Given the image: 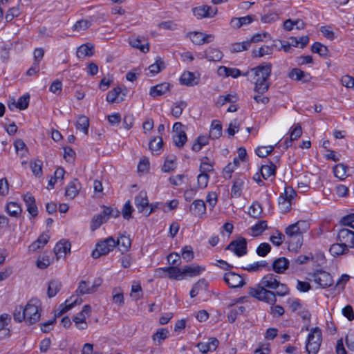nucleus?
Here are the masks:
<instances>
[{"mask_svg":"<svg viewBox=\"0 0 354 354\" xmlns=\"http://www.w3.org/2000/svg\"><path fill=\"white\" fill-rule=\"evenodd\" d=\"M288 287L279 281V277L273 273L265 275L255 288H250L249 295L270 305L277 302V296L284 297L289 294Z\"/></svg>","mask_w":354,"mask_h":354,"instance_id":"obj_1","label":"nucleus"},{"mask_svg":"<svg viewBox=\"0 0 354 354\" xmlns=\"http://www.w3.org/2000/svg\"><path fill=\"white\" fill-rule=\"evenodd\" d=\"M285 233L287 236L286 243L289 250H295L301 246L303 235L295 223L288 225L285 229Z\"/></svg>","mask_w":354,"mask_h":354,"instance_id":"obj_2","label":"nucleus"},{"mask_svg":"<svg viewBox=\"0 0 354 354\" xmlns=\"http://www.w3.org/2000/svg\"><path fill=\"white\" fill-rule=\"evenodd\" d=\"M41 305L40 300L37 298H32L28 302L25 307L26 322L33 324L39 320Z\"/></svg>","mask_w":354,"mask_h":354,"instance_id":"obj_3","label":"nucleus"},{"mask_svg":"<svg viewBox=\"0 0 354 354\" xmlns=\"http://www.w3.org/2000/svg\"><path fill=\"white\" fill-rule=\"evenodd\" d=\"M322 342V331L318 327L312 329L309 333L306 344L308 354H317Z\"/></svg>","mask_w":354,"mask_h":354,"instance_id":"obj_4","label":"nucleus"},{"mask_svg":"<svg viewBox=\"0 0 354 354\" xmlns=\"http://www.w3.org/2000/svg\"><path fill=\"white\" fill-rule=\"evenodd\" d=\"M308 279L315 281L322 288L330 287L333 284L330 274L322 270L308 273Z\"/></svg>","mask_w":354,"mask_h":354,"instance_id":"obj_5","label":"nucleus"},{"mask_svg":"<svg viewBox=\"0 0 354 354\" xmlns=\"http://www.w3.org/2000/svg\"><path fill=\"white\" fill-rule=\"evenodd\" d=\"M115 246V240L112 236H109L96 245L95 249L92 252V257L97 259L100 256L106 255L112 251Z\"/></svg>","mask_w":354,"mask_h":354,"instance_id":"obj_6","label":"nucleus"},{"mask_svg":"<svg viewBox=\"0 0 354 354\" xmlns=\"http://www.w3.org/2000/svg\"><path fill=\"white\" fill-rule=\"evenodd\" d=\"M272 65L271 64H266L265 65H260L252 69L254 75L257 77L256 82L261 84H269L268 79L271 74Z\"/></svg>","mask_w":354,"mask_h":354,"instance_id":"obj_7","label":"nucleus"},{"mask_svg":"<svg viewBox=\"0 0 354 354\" xmlns=\"http://www.w3.org/2000/svg\"><path fill=\"white\" fill-rule=\"evenodd\" d=\"M295 196L296 192L291 187H286L284 193L279 198V205L280 208L284 212L290 211L291 209V200L293 199Z\"/></svg>","mask_w":354,"mask_h":354,"instance_id":"obj_8","label":"nucleus"},{"mask_svg":"<svg viewBox=\"0 0 354 354\" xmlns=\"http://www.w3.org/2000/svg\"><path fill=\"white\" fill-rule=\"evenodd\" d=\"M182 272L183 269L181 270L177 266L159 268L156 270V275L163 277L165 276V273H167V276L169 279L175 280H181L183 279Z\"/></svg>","mask_w":354,"mask_h":354,"instance_id":"obj_9","label":"nucleus"},{"mask_svg":"<svg viewBox=\"0 0 354 354\" xmlns=\"http://www.w3.org/2000/svg\"><path fill=\"white\" fill-rule=\"evenodd\" d=\"M226 250H231L238 257H242L247 254V241L243 237L234 240L226 247Z\"/></svg>","mask_w":354,"mask_h":354,"instance_id":"obj_10","label":"nucleus"},{"mask_svg":"<svg viewBox=\"0 0 354 354\" xmlns=\"http://www.w3.org/2000/svg\"><path fill=\"white\" fill-rule=\"evenodd\" d=\"M102 279H97L91 285L89 281H81L79 283L78 288L76 290L77 295L91 294L96 291L97 288L101 285Z\"/></svg>","mask_w":354,"mask_h":354,"instance_id":"obj_11","label":"nucleus"},{"mask_svg":"<svg viewBox=\"0 0 354 354\" xmlns=\"http://www.w3.org/2000/svg\"><path fill=\"white\" fill-rule=\"evenodd\" d=\"M91 307L89 305L84 306L82 310L73 317V320L80 330H84L87 328L86 316L90 315Z\"/></svg>","mask_w":354,"mask_h":354,"instance_id":"obj_12","label":"nucleus"},{"mask_svg":"<svg viewBox=\"0 0 354 354\" xmlns=\"http://www.w3.org/2000/svg\"><path fill=\"white\" fill-rule=\"evenodd\" d=\"M337 240L346 245L348 248H354V232L346 228L339 230Z\"/></svg>","mask_w":354,"mask_h":354,"instance_id":"obj_13","label":"nucleus"},{"mask_svg":"<svg viewBox=\"0 0 354 354\" xmlns=\"http://www.w3.org/2000/svg\"><path fill=\"white\" fill-rule=\"evenodd\" d=\"M193 14L197 19L213 17L217 13V8L209 6H201L192 9Z\"/></svg>","mask_w":354,"mask_h":354,"instance_id":"obj_14","label":"nucleus"},{"mask_svg":"<svg viewBox=\"0 0 354 354\" xmlns=\"http://www.w3.org/2000/svg\"><path fill=\"white\" fill-rule=\"evenodd\" d=\"M187 37L191 41L196 45L208 44L214 40L213 35L204 34L201 32H191L187 34Z\"/></svg>","mask_w":354,"mask_h":354,"instance_id":"obj_15","label":"nucleus"},{"mask_svg":"<svg viewBox=\"0 0 354 354\" xmlns=\"http://www.w3.org/2000/svg\"><path fill=\"white\" fill-rule=\"evenodd\" d=\"M223 280L228 286L232 288L242 287L245 284L242 277L233 272L225 273L223 277Z\"/></svg>","mask_w":354,"mask_h":354,"instance_id":"obj_16","label":"nucleus"},{"mask_svg":"<svg viewBox=\"0 0 354 354\" xmlns=\"http://www.w3.org/2000/svg\"><path fill=\"white\" fill-rule=\"evenodd\" d=\"M288 77L295 81H300L303 83L308 82L311 80V75L301 71L300 68H292L288 75Z\"/></svg>","mask_w":354,"mask_h":354,"instance_id":"obj_17","label":"nucleus"},{"mask_svg":"<svg viewBox=\"0 0 354 354\" xmlns=\"http://www.w3.org/2000/svg\"><path fill=\"white\" fill-rule=\"evenodd\" d=\"M71 248V243L67 240L62 239L57 243L54 248V252L57 259L65 257L67 253H70Z\"/></svg>","mask_w":354,"mask_h":354,"instance_id":"obj_18","label":"nucleus"},{"mask_svg":"<svg viewBox=\"0 0 354 354\" xmlns=\"http://www.w3.org/2000/svg\"><path fill=\"white\" fill-rule=\"evenodd\" d=\"M189 210L193 215L202 218L206 214L205 203L203 200H195L190 206Z\"/></svg>","mask_w":354,"mask_h":354,"instance_id":"obj_19","label":"nucleus"},{"mask_svg":"<svg viewBox=\"0 0 354 354\" xmlns=\"http://www.w3.org/2000/svg\"><path fill=\"white\" fill-rule=\"evenodd\" d=\"M135 205L140 212H144L149 206L147 194L145 191H140L135 198Z\"/></svg>","mask_w":354,"mask_h":354,"instance_id":"obj_20","label":"nucleus"},{"mask_svg":"<svg viewBox=\"0 0 354 354\" xmlns=\"http://www.w3.org/2000/svg\"><path fill=\"white\" fill-rule=\"evenodd\" d=\"M24 201L27 206V211L33 217L37 216L38 209L35 203L34 196L30 192L26 193L24 196Z\"/></svg>","mask_w":354,"mask_h":354,"instance_id":"obj_21","label":"nucleus"},{"mask_svg":"<svg viewBox=\"0 0 354 354\" xmlns=\"http://www.w3.org/2000/svg\"><path fill=\"white\" fill-rule=\"evenodd\" d=\"M171 84L168 82L158 84L154 86L151 87L149 95L153 97L161 96L169 92Z\"/></svg>","mask_w":354,"mask_h":354,"instance_id":"obj_22","label":"nucleus"},{"mask_svg":"<svg viewBox=\"0 0 354 354\" xmlns=\"http://www.w3.org/2000/svg\"><path fill=\"white\" fill-rule=\"evenodd\" d=\"M81 189L80 183L77 179L75 178L70 182L66 187L65 195L70 199H73L78 194Z\"/></svg>","mask_w":354,"mask_h":354,"instance_id":"obj_23","label":"nucleus"},{"mask_svg":"<svg viewBox=\"0 0 354 354\" xmlns=\"http://www.w3.org/2000/svg\"><path fill=\"white\" fill-rule=\"evenodd\" d=\"M290 262L285 257H279L272 262V270L278 274L283 273L288 268Z\"/></svg>","mask_w":354,"mask_h":354,"instance_id":"obj_24","label":"nucleus"},{"mask_svg":"<svg viewBox=\"0 0 354 354\" xmlns=\"http://www.w3.org/2000/svg\"><path fill=\"white\" fill-rule=\"evenodd\" d=\"M180 82L182 85L193 86L194 85H197L198 81L196 80V77L193 73L186 71L181 75L180 77Z\"/></svg>","mask_w":354,"mask_h":354,"instance_id":"obj_25","label":"nucleus"},{"mask_svg":"<svg viewBox=\"0 0 354 354\" xmlns=\"http://www.w3.org/2000/svg\"><path fill=\"white\" fill-rule=\"evenodd\" d=\"M49 239L50 236L47 234H41L37 239L29 246V250L31 252H35L37 250L44 248V245L48 243Z\"/></svg>","mask_w":354,"mask_h":354,"instance_id":"obj_26","label":"nucleus"},{"mask_svg":"<svg viewBox=\"0 0 354 354\" xmlns=\"http://www.w3.org/2000/svg\"><path fill=\"white\" fill-rule=\"evenodd\" d=\"M122 93V89L120 87H115L110 91L106 95V100L110 103H118L124 100V93H122V96H120Z\"/></svg>","mask_w":354,"mask_h":354,"instance_id":"obj_27","label":"nucleus"},{"mask_svg":"<svg viewBox=\"0 0 354 354\" xmlns=\"http://www.w3.org/2000/svg\"><path fill=\"white\" fill-rule=\"evenodd\" d=\"M205 270V268L201 266H185L183 268V279L185 277H193L199 275L202 271Z\"/></svg>","mask_w":354,"mask_h":354,"instance_id":"obj_28","label":"nucleus"},{"mask_svg":"<svg viewBox=\"0 0 354 354\" xmlns=\"http://www.w3.org/2000/svg\"><path fill=\"white\" fill-rule=\"evenodd\" d=\"M144 37L132 36L129 38V44L133 48L140 49L142 53H147L149 50V44H141Z\"/></svg>","mask_w":354,"mask_h":354,"instance_id":"obj_29","label":"nucleus"},{"mask_svg":"<svg viewBox=\"0 0 354 354\" xmlns=\"http://www.w3.org/2000/svg\"><path fill=\"white\" fill-rule=\"evenodd\" d=\"M329 251L333 256H339L347 254L349 252V249L346 245L340 242L339 243L333 244Z\"/></svg>","mask_w":354,"mask_h":354,"instance_id":"obj_30","label":"nucleus"},{"mask_svg":"<svg viewBox=\"0 0 354 354\" xmlns=\"http://www.w3.org/2000/svg\"><path fill=\"white\" fill-rule=\"evenodd\" d=\"M94 46L91 43L82 44L77 50V56L80 58L85 56H92L93 55Z\"/></svg>","mask_w":354,"mask_h":354,"instance_id":"obj_31","label":"nucleus"},{"mask_svg":"<svg viewBox=\"0 0 354 354\" xmlns=\"http://www.w3.org/2000/svg\"><path fill=\"white\" fill-rule=\"evenodd\" d=\"M77 302V299L71 302H70L69 300H66L64 304L59 305V308L55 310V318L56 319V317H60L68 310L71 309Z\"/></svg>","mask_w":354,"mask_h":354,"instance_id":"obj_32","label":"nucleus"},{"mask_svg":"<svg viewBox=\"0 0 354 354\" xmlns=\"http://www.w3.org/2000/svg\"><path fill=\"white\" fill-rule=\"evenodd\" d=\"M223 56L222 52L218 48H209L205 51V58L209 61L218 62L222 59Z\"/></svg>","mask_w":354,"mask_h":354,"instance_id":"obj_33","label":"nucleus"},{"mask_svg":"<svg viewBox=\"0 0 354 354\" xmlns=\"http://www.w3.org/2000/svg\"><path fill=\"white\" fill-rule=\"evenodd\" d=\"M62 287V283L59 280L53 279L50 281L48 286V297L49 298L53 297L56 295V294L60 290Z\"/></svg>","mask_w":354,"mask_h":354,"instance_id":"obj_34","label":"nucleus"},{"mask_svg":"<svg viewBox=\"0 0 354 354\" xmlns=\"http://www.w3.org/2000/svg\"><path fill=\"white\" fill-rule=\"evenodd\" d=\"M116 241V245L120 247V250L124 253L131 248V241L128 236L122 235Z\"/></svg>","mask_w":354,"mask_h":354,"instance_id":"obj_35","label":"nucleus"},{"mask_svg":"<svg viewBox=\"0 0 354 354\" xmlns=\"http://www.w3.org/2000/svg\"><path fill=\"white\" fill-rule=\"evenodd\" d=\"M222 134V125L218 120H213L209 131V138L212 139L218 138Z\"/></svg>","mask_w":354,"mask_h":354,"instance_id":"obj_36","label":"nucleus"},{"mask_svg":"<svg viewBox=\"0 0 354 354\" xmlns=\"http://www.w3.org/2000/svg\"><path fill=\"white\" fill-rule=\"evenodd\" d=\"M244 181L241 178H238L234 181L233 185L231 189V197L239 198L241 196L242 193V189Z\"/></svg>","mask_w":354,"mask_h":354,"instance_id":"obj_37","label":"nucleus"},{"mask_svg":"<svg viewBox=\"0 0 354 354\" xmlns=\"http://www.w3.org/2000/svg\"><path fill=\"white\" fill-rule=\"evenodd\" d=\"M76 129L82 131L84 134L87 135L89 127V119L85 115H80L76 122Z\"/></svg>","mask_w":354,"mask_h":354,"instance_id":"obj_38","label":"nucleus"},{"mask_svg":"<svg viewBox=\"0 0 354 354\" xmlns=\"http://www.w3.org/2000/svg\"><path fill=\"white\" fill-rule=\"evenodd\" d=\"M219 75L224 74L226 77L231 76L234 78L238 77L241 75L240 70L237 68H227L225 66H220L218 70Z\"/></svg>","mask_w":354,"mask_h":354,"instance_id":"obj_39","label":"nucleus"},{"mask_svg":"<svg viewBox=\"0 0 354 354\" xmlns=\"http://www.w3.org/2000/svg\"><path fill=\"white\" fill-rule=\"evenodd\" d=\"M311 50L314 53H318L322 57H328L329 53L328 48L319 42H315L311 46Z\"/></svg>","mask_w":354,"mask_h":354,"instance_id":"obj_40","label":"nucleus"},{"mask_svg":"<svg viewBox=\"0 0 354 354\" xmlns=\"http://www.w3.org/2000/svg\"><path fill=\"white\" fill-rule=\"evenodd\" d=\"M290 140L285 141L286 147H289L290 146H291L292 141L296 140L301 137V136L302 134V129H301V127L300 126V124H297V125H295L292 128V129L290 131Z\"/></svg>","mask_w":354,"mask_h":354,"instance_id":"obj_41","label":"nucleus"},{"mask_svg":"<svg viewBox=\"0 0 354 354\" xmlns=\"http://www.w3.org/2000/svg\"><path fill=\"white\" fill-rule=\"evenodd\" d=\"M6 212L10 216L18 217L21 212V208L15 202H10L6 205Z\"/></svg>","mask_w":354,"mask_h":354,"instance_id":"obj_42","label":"nucleus"},{"mask_svg":"<svg viewBox=\"0 0 354 354\" xmlns=\"http://www.w3.org/2000/svg\"><path fill=\"white\" fill-rule=\"evenodd\" d=\"M276 169V166L272 162H270V165H262L261 174L264 179H267L271 176L275 175Z\"/></svg>","mask_w":354,"mask_h":354,"instance_id":"obj_43","label":"nucleus"},{"mask_svg":"<svg viewBox=\"0 0 354 354\" xmlns=\"http://www.w3.org/2000/svg\"><path fill=\"white\" fill-rule=\"evenodd\" d=\"M165 68V62L160 57H158L156 59V62L153 64H151L149 66V70L151 73L155 75V74H158L159 72H160Z\"/></svg>","mask_w":354,"mask_h":354,"instance_id":"obj_44","label":"nucleus"},{"mask_svg":"<svg viewBox=\"0 0 354 354\" xmlns=\"http://www.w3.org/2000/svg\"><path fill=\"white\" fill-rule=\"evenodd\" d=\"M348 167L344 164L339 163L336 165L333 168V173L335 177L343 180L346 176Z\"/></svg>","mask_w":354,"mask_h":354,"instance_id":"obj_45","label":"nucleus"},{"mask_svg":"<svg viewBox=\"0 0 354 354\" xmlns=\"http://www.w3.org/2000/svg\"><path fill=\"white\" fill-rule=\"evenodd\" d=\"M245 312V308L243 306L232 309L227 314V319L230 323L235 322L238 315H242Z\"/></svg>","mask_w":354,"mask_h":354,"instance_id":"obj_46","label":"nucleus"},{"mask_svg":"<svg viewBox=\"0 0 354 354\" xmlns=\"http://www.w3.org/2000/svg\"><path fill=\"white\" fill-rule=\"evenodd\" d=\"M262 207L259 203L254 202L252 205L249 207L248 214L254 218H259L261 216L262 214Z\"/></svg>","mask_w":354,"mask_h":354,"instance_id":"obj_47","label":"nucleus"},{"mask_svg":"<svg viewBox=\"0 0 354 354\" xmlns=\"http://www.w3.org/2000/svg\"><path fill=\"white\" fill-rule=\"evenodd\" d=\"M169 330L167 328L158 329L153 335L152 339L158 342L160 344L162 341L166 339L169 337Z\"/></svg>","mask_w":354,"mask_h":354,"instance_id":"obj_48","label":"nucleus"},{"mask_svg":"<svg viewBox=\"0 0 354 354\" xmlns=\"http://www.w3.org/2000/svg\"><path fill=\"white\" fill-rule=\"evenodd\" d=\"M251 41H245L243 42L234 43L231 46L230 51L232 53H239L248 50L250 46Z\"/></svg>","mask_w":354,"mask_h":354,"instance_id":"obj_49","label":"nucleus"},{"mask_svg":"<svg viewBox=\"0 0 354 354\" xmlns=\"http://www.w3.org/2000/svg\"><path fill=\"white\" fill-rule=\"evenodd\" d=\"M187 105V102L185 101H180L176 103L171 109L172 115L176 118H178L181 115L184 109H185Z\"/></svg>","mask_w":354,"mask_h":354,"instance_id":"obj_50","label":"nucleus"},{"mask_svg":"<svg viewBox=\"0 0 354 354\" xmlns=\"http://www.w3.org/2000/svg\"><path fill=\"white\" fill-rule=\"evenodd\" d=\"M174 142L178 147H183L187 142V135L185 131H180L179 133H174Z\"/></svg>","mask_w":354,"mask_h":354,"instance_id":"obj_51","label":"nucleus"},{"mask_svg":"<svg viewBox=\"0 0 354 354\" xmlns=\"http://www.w3.org/2000/svg\"><path fill=\"white\" fill-rule=\"evenodd\" d=\"M270 241L276 246H280L283 242L286 243V236L278 230L270 237Z\"/></svg>","mask_w":354,"mask_h":354,"instance_id":"obj_52","label":"nucleus"},{"mask_svg":"<svg viewBox=\"0 0 354 354\" xmlns=\"http://www.w3.org/2000/svg\"><path fill=\"white\" fill-rule=\"evenodd\" d=\"M273 46L264 45L259 48L258 50H253L252 55L253 57H263L264 55H270L272 53Z\"/></svg>","mask_w":354,"mask_h":354,"instance_id":"obj_53","label":"nucleus"},{"mask_svg":"<svg viewBox=\"0 0 354 354\" xmlns=\"http://www.w3.org/2000/svg\"><path fill=\"white\" fill-rule=\"evenodd\" d=\"M163 145V141L161 137L154 138L149 143V149L153 153L160 151Z\"/></svg>","mask_w":354,"mask_h":354,"instance_id":"obj_54","label":"nucleus"},{"mask_svg":"<svg viewBox=\"0 0 354 354\" xmlns=\"http://www.w3.org/2000/svg\"><path fill=\"white\" fill-rule=\"evenodd\" d=\"M14 319L17 322H26L25 308L18 306L15 308L13 313Z\"/></svg>","mask_w":354,"mask_h":354,"instance_id":"obj_55","label":"nucleus"},{"mask_svg":"<svg viewBox=\"0 0 354 354\" xmlns=\"http://www.w3.org/2000/svg\"><path fill=\"white\" fill-rule=\"evenodd\" d=\"M91 25V22L87 19H82L77 21L73 26L74 31H83L88 29Z\"/></svg>","mask_w":354,"mask_h":354,"instance_id":"obj_56","label":"nucleus"},{"mask_svg":"<svg viewBox=\"0 0 354 354\" xmlns=\"http://www.w3.org/2000/svg\"><path fill=\"white\" fill-rule=\"evenodd\" d=\"M267 266L268 263L266 261H260L249 264L247 267L244 268V269L249 272H257L262 268H266Z\"/></svg>","mask_w":354,"mask_h":354,"instance_id":"obj_57","label":"nucleus"},{"mask_svg":"<svg viewBox=\"0 0 354 354\" xmlns=\"http://www.w3.org/2000/svg\"><path fill=\"white\" fill-rule=\"evenodd\" d=\"M30 168L32 172L36 176H41L42 175V162L41 160L30 161Z\"/></svg>","mask_w":354,"mask_h":354,"instance_id":"obj_58","label":"nucleus"},{"mask_svg":"<svg viewBox=\"0 0 354 354\" xmlns=\"http://www.w3.org/2000/svg\"><path fill=\"white\" fill-rule=\"evenodd\" d=\"M207 286V283L204 279H201L198 281L192 287L190 290L189 295L192 298L195 297L199 292V290L203 288V287Z\"/></svg>","mask_w":354,"mask_h":354,"instance_id":"obj_59","label":"nucleus"},{"mask_svg":"<svg viewBox=\"0 0 354 354\" xmlns=\"http://www.w3.org/2000/svg\"><path fill=\"white\" fill-rule=\"evenodd\" d=\"M133 211L134 209L131 205L130 201H127L124 205L121 213L124 219L129 220Z\"/></svg>","mask_w":354,"mask_h":354,"instance_id":"obj_60","label":"nucleus"},{"mask_svg":"<svg viewBox=\"0 0 354 354\" xmlns=\"http://www.w3.org/2000/svg\"><path fill=\"white\" fill-rule=\"evenodd\" d=\"M30 95L26 93L21 96L17 102V109L20 110L26 109L29 104Z\"/></svg>","mask_w":354,"mask_h":354,"instance_id":"obj_61","label":"nucleus"},{"mask_svg":"<svg viewBox=\"0 0 354 354\" xmlns=\"http://www.w3.org/2000/svg\"><path fill=\"white\" fill-rule=\"evenodd\" d=\"M271 250V246L268 243H261L257 248V254L260 257H266Z\"/></svg>","mask_w":354,"mask_h":354,"instance_id":"obj_62","label":"nucleus"},{"mask_svg":"<svg viewBox=\"0 0 354 354\" xmlns=\"http://www.w3.org/2000/svg\"><path fill=\"white\" fill-rule=\"evenodd\" d=\"M340 223L354 229V214L346 215L342 218Z\"/></svg>","mask_w":354,"mask_h":354,"instance_id":"obj_63","label":"nucleus"},{"mask_svg":"<svg viewBox=\"0 0 354 354\" xmlns=\"http://www.w3.org/2000/svg\"><path fill=\"white\" fill-rule=\"evenodd\" d=\"M346 344L348 349L354 351V328L351 330L346 337Z\"/></svg>","mask_w":354,"mask_h":354,"instance_id":"obj_64","label":"nucleus"}]
</instances>
